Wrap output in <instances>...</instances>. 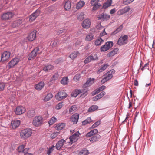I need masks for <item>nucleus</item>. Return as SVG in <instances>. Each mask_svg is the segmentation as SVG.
I'll use <instances>...</instances> for the list:
<instances>
[{
    "mask_svg": "<svg viewBox=\"0 0 155 155\" xmlns=\"http://www.w3.org/2000/svg\"><path fill=\"white\" fill-rule=\"evenodd\" d=\"M32 134V130L30 128H26L22 130L20 133L21 138L26 139L30 137Z\"/></svg>",
    "mask_w": 155,
    "mask_h": 155,
    "instance_id": "1",
    "label": "nucleus"
},
{
    "mask_svg": "<svg viewBox=\"0 0 155 155\" xmlns=\"http://www.w3.org/2000/svg\"><path fill=\"white\" fill-rule=\"evenodd\" d=\"M87 90L86 89H76L75 91L71 94V96L74 97H76L79 94L83 93L84 96H86L87 94Z\"/></svg>",
    "mask_w": 155,
    "mask_h": 155,
    "instance_id": "2",
    "label": "nucleus"
},
{
    "mask_svg": "<svg viewBox=\"0 0 155 155\" xmlns=\"http://www.w3.org/2000/svg\"><path fill=\"white\" fill-rule=\"evenodd\" d=\"M39 49L38 47H36L29 54L28 58L29 60H32L36 57V55L39 53Z\"/></svg>",
    "mask_w": 155,
    "mask_h": 155,
    "instance_id": "3",
    "label": "nucleus"
},
{
    "mask_svg": "<svg viewBox=\"0 0 155 155\" xmlns=\"http://www.w3.org/2000/svg\"><path fill=\"white\" fill-rule=\"evenodd\" d=\"M113 45V43L112 41H108L105 43V44L102 46L100 48V51L101 52H105L109 50Z\"/></svg>",
    "mask_w": 155,
    "mask_h": 155,
    "instance_id": "4",
    "label": "nucleus"
},
{
    "mask_svg": "<svg viewBox=\"0 0 155 155\" xmlns=\"http://www.w3.org/2000/svg\"><path fill=\"white\" fill-rule=\"evenodd\" d=\"M128 38V36L127 35H125L123 36H121L118 40L117 44L120 46L126 44L127 43Z\"/></svg>",
    "mask_w": 155,
    "mask_h": 155,
    "instance_id": "5",
    "label": "nucleus"
},
{
    "mask_svg": "<svg viewBox=\"0 0 155 155\" xmlns=\"http://www.w3.org/2000/svg\"><path fill=\"white\" fill-rule=\"evenodd\" d=\"M14 15V14L11 12L4 13L2 15L1 18L3 20H9Z\"/></svg>",
    "mask_w": 155,
    "mask_h": 155,
    "instance_id": "6",
    "label": "nucleus"
},
{
    "mask_svg": "<svg viewBox=\"0 0 155 155\" xmlns=\"http://www.w3.org/2000/svg\"><path fill=\"white\" fill-rule=\"evenodd\" d=\"M114 71V70H112L106 73L104 76V78L101 81V82L104 83L111 79L113 76L112 73Z\"/></svg>",
    "mask_w": 155,
    "mask_h": 155,
    "instance_id": "7",
    "label": "nucleus"
},
{
    "mask_svg": "<svg viewBox=\"0 0 155 155\" xmlns=\"http://www.w3.org/2000/svg\"><path fill=\"white\" fill-rule=\"evenodd\" d=\"M67 96L66 93L64 91H61L56 95L55 97L56 99L58 101H61L66 98Z\"/></svg>",
    "mask_w": 155,
    "mask_h": 155,
    "instance_id": "8",
    "label": "nucleus"
},
{
    "mask_svg": "<svg viewBox=\"0 0 155 155\" xmlns=\"http://www.w3.org/2000/svg\"><path fill=\"white\" fill-rule=\"evenodd\" d=\"M43 121L42 118L41 116L35 117L33 120V124L35 126H38L41 125Z\"/></svg>",
    "mask_w": 155,
    "mask_h": 155,
    "instance_id": "9",
    "label": "nucleus"
},
{
    "mask_svg": "<svg viewBox=\"0 0 155 155\" xmlns=\"http://www.w3.org/2000/svg\"><path fill=\"white\" fill-rule=\"evenodd\" d=\"M41 11L40 10L38 9L30 15L29 17V21L32 22L35 20L36 18L40 15Z\"/></svg>",
    "mask_w": 155,
    "mask_h": 155,
    "instance_id": "10",
    "label": "nucleus"
},
{
    "mask_svg": "<svg viewBox=\"0 0 155 155\" xmlns=\"http://www.w3.org/2000/svg\"><path fill=\"white\" fill-rule=\"evenodd\" d=\"M20 61V59L15 58L12 59L8 63V67L9 68H13L15 65Z\"/></svg>",
    "mask_w": 155,
    "mask_h": 155,
    "instance_id": "11",
    "label": "nucleus"
},
{
    "mask_svg": "<svg viewBox=\"0 0 155 155\" xmlns=\"http://www.w3.org/2000/svg\"><path fill=\"white\" fill-rule=\"evenodd\" d=\"M95 79L94 78H88L86 82L83 86L82 89H86L87 90V91H88L87 87L92 85L94 82Z\"/></svg>",
    "mask_w": 155,
    "mask_h": 155,
    "instance_id": "12",
    "label": "nucleus"
},
{
    "mask_svg": "<svg viewBox=\"0 0 155 155\" xmlns=\"http://www.w3.org/2000/svg\"><path fill=\"white\" fill-rule=\"evenodd\" d=\"M80 134L78 131H77L74 134L70 136L69 138L70 140L69 143L72 144L76 142L78 139Z\"/></svg>",
    "mask_w": 155,
    "mask_h": 155,
    "instance_id": "13",
    "label": "nucleus"
},
{
    "mask_svg": "<svg viewBox=\"0 0 155 155\" xmlns=\"http://www.w3.org/2000/svg\"><path fill=\"white\" fill-rule=\"evenodd\" d=\"M98 59V57L97 54L95 53L89 56L84 60V62L85 63L90 62L92 60H97Z\"/></svg>",
    "mask_w": 155,
    "mask_h": 155,
    "instance_id": "14",
    "label": "nucleus"
},
{
    "mask_svg": "<svg viewBox=\"0 0 155 155\" xmlns=\"http://www.w3.org/2000/svg\"><path fill=\"white\" fill-rule=\"evenodd\" d=\"M10 54L9 52L5 51L1 54V61L4 62L7 61L9 58Z\"/></svg>",
    "mask_w": 155,
    "mask_h": 155,
    "instance_id": "15",
    "label": "nucleus"
},
{
    "mask_svg": "<svg viewBox=\"0 0 155 155\" xmlns=\"http://www.w3.org/2000/svg\"><path fill=\"white\" fill-rule=\"evenodd\" d=\"M26 111L25 108L22 106H18L17 107L15 113L17 115H21L25 113Z\"/></svg>",
    "mask_w": 155,
    "mask_h": 155,
    "instance_id": "16",
    "label": "nucleus"
},
{
    "mask_svg": "<svg viewBox=\"0 0 155 155\" xmlns=\"http://www.w3.org/2000/svg\"><path fill=\"white\" fill-rule=\"evenodd\" d=\"M110 16L107 14L103 13L101 14L98 15V18L103 21L108 20L110 18Z\"/></svg>",
    "mask_w": 155,
    "mask_h": 155,
    "instance_id": "17",
    "label": "nucleus"
},
{
    "mask_svg": "<svg viewBox=\"0 0 155 155\" xmlns=\"http://www.w3.org/2000/svg\"><path fill=\"white\" fill-rule=\"evenodd\" d=\"M91 25V21L89 19H86L83 21L82 26L84 28H88Z\"/></svg>",
    "mask_w": 155,
    "mask_h": 155,
    "instance_id": "18",
    "label": "nucleus"
},
{
    "mask_svg": "<svg viewBox=\"0 0 155 155\" xmlns=\"http://www.w3.org/2000/svg\"><path fill=\"white\" fill-rule=\"evenodd\" d=\"M36 32L35 30L30 33L28 37V39L30 41H32L35 39L36 37Z\"/></svg>",
    "mask_w": 155,
    "mask_h": 155,
    "instance_id": "19",
    "label": "nucleus"
},
{
    "mask_svg": "<svg viewBox=\"0 0 155 155\" xmlns=\"http://www.w3.org/2000/svg\"><path fill=\"white\" fill-rule=\"evenodd\" d=\"M66 143V141L62 139L59 141L56 145V148L58 150H59Z\"/></svg>",
    "mask_w": 155,
    "mask_h": 155,
    "instance_id": "20",
    "label": "nucleus"
},
{
    "mask_svg": "<svg viewBox=\"0 0 155 155\" xmlns=\"http://www.w3.org/2000/svg\"><path fill=\"white\" fill-rule=\"evenodd\" d=\"M79 114L75 113L72 115L71 117V120L74 124H76L78 120L79 117Z\"/></svg>",
    "mask_w": 155,
    "mask_h": 155,
    "instance_id": "21",
    "label": "nucleus"
},
{
    "mask_svg": "<svg viewBox=\"0 0 155 155\" xmlns=\"http://www.w3.org/2000/svg\"><path fill=\"white\" fill-rule=\"evenodd\" d=\"M101 136L99 134L94 135L91 137H90L89 140L92 143L98 141L101 138Z\"/></svg>",
    "mask_w": 155,
    "mask_h": 155,
    "instance_id": "22",
    "label": "nucleus"
},
{
    "mask_svg": "<svg viewBox=\"0 0 155 155\" xmlns=\"http://www.w3.org/2000/svg\"><path fill=\"white\" fill-rule=\"evenodd\" d=\"M20 124V122L18 120H15L12 121L11 122V126L12 128L13 129H15L18 127Z\"/></svg>",
    "mask_w": 155,
    "mask_h": 155,
    "instance_id": "23",
    "label": "nucleus"
},
{
    "mask_svg": "<svg viewBox=\"0 0 155 155\" xmlns=\"http://www.w3.org/2000/svg\"><path fill=\"white\" fill-rule=\"evenodd\" d=\"M71 4L70 1L67 0L64 1V8L65 10H69L71 7Z\"/></svg>",
    "mask_w": 155,
    "mask_h": 155,
    "instance_id": "24",
    "label": "nucleus"
},
{
    "mask_svg": "<svg viewBox=\"0 0 155 155\" xmlns=\"http://www.w3.org/2000/svg\"><path fill=\"white\" fill-rule=\"evenodd\" d=\"M54 68V67L50 64H48L45 65L43 68V70L45 72H48L50 70H52Z\"/></svg>",
    "mask_w": 155,
    "mask_h": 155,
    "instance_id": "25",
    "label": "nucleus"
},
{
    "mask_svg": "<svg viewBox=\"0 0 155 155\" xmlns=\"http://www.w3.org/2000/svg\"><path fill=\"white\" fill-rule=\"evenodd\" d=\"M65 124L64 123H59L55 127V129L58 131L62 130L65 127Z\"/></svg>",
    "mask_w": 155,
    "mask_h": 155,
    "instance_id": "26",
    "label": "nucleus"
},
{
    "mask_svg": "<svg viewBox=\"0 0 155 155\" xmlns=\"http://www.w3.org/2000/svg\"><path fill=\"white\" fill-rule=\"evenodd\" d=\"M21 19H18L14 21L12 24V26L13 27H15L19 26L22 23Z\"/></svg>",
    "mask_w": 155,
    "mask_h": 155,
    "instance_id": "27",
    "label": "nucleus"
},
{
    "mask_svg": "<svg viewBox=\"0 0 155 155\" xmlns=\"http://www.w3.org/2000/svg\"><path fill=\"white\" fill-rule=\"evenodd\" d=\"M35 115V111L34 109L29 110L27 112V116L29 118H31Z\"/></svg>",
    "mask_w": 155,
    "mask_h": 155,
    "instance_id": "28",
    "label": "nucleus"
},
{
    "mask_svg": "<svg viewBox=\"0 0 155 155\" xmlns=\"http://www.w3.org/2000/svg\"><path fill=\"white\" fill-rule=\"evenodd\" d=\"M118 50L119 49L117 48L114 49L107 54V56L110 57L114 56L117 54Z\"/></svg>",
    "mask_w": 155,
    "mask_h": 155,
    "instance_id": "29",
    "label": "nucleus"
},
{
    "mask_svg": "<svg viewBox=\"0 0 155 155\" xmlns=\"http://www.w3.org/2000/svg\"><path fill=\"white\" fill-rule=\"evenodd\" d=\"M108 66L109 65L107 64H104L101 68H99V69L98 70L97 73L100 74L103 72L105 70Z\"/></svg>",
    "mask_w": 155,
    "mask_h": 155,
    "instance_id": "30",
    "label": "nucleus"
},
{
    "mask_svg": "<svg viewBox=\"0 0 155 155\" xmlns=\"http://www.w3.org/2000/svg\"><path fill=\"white\" fill-rule=\"evenodd\" d=\"M44 86V83L41 81L36 85L35 88L37 90H40L42 89Z\"/></svg>",
    "mask_w": 155,
    "mask_h": 155,
    "instance_id": "31",
    "label": "nucleus"
},
{
    "mask_svg": "<svg viewBox=\"0 0 155 155\" xmlns=\"http://www.w3.org/2000/svg\"><path fill=\"white\" fill-rule=\"evenodd\" d=\"M84 1H81V0H80V1L77 4L76 8L78 9H80L84 6Z\"/></svg>",
    "mask_w": 155,
    "mask_h": 155,
    "instance_id": "32",
    "label": "nucleus"
},
{
    "mask_svg": "<svg viewBox=\"0 0 155 155\" xmlns=\"http://www.w3.org/2000/svg\"><path fill=\"white\" fill-rule=\"evenodd\" d=\"M69 82V79L67 77H64L61 81V83L64 85L68 84Z\"/></svg>",
    "mask_w": 155,
    "mask_h": 155,
    "instance_id": "33",
    "label": "nucleus"
},
{
    "mask_svg": "<svg viewBox=\"0 0 155 155\" xmlns=\"http://www.w3.org/2000/svg\"><path fill=\"white\" fill-rule=\"evenodd\" d=\"M94 38V35L93 34L91 33H89L87 35L85 38V40L87 41H90Z\"/></svg>",
    "mask_w": 155,
    "mask_h": 155,
    "instance_id": "34",
    "label": "nucleus"
},
{
    "mask_svg": "<svg viewBox=\"0 0 155 155\" xmlns=\"http://www.w3.org/2000/svg\"><path fill=\"white\" fill-rule=\"evenodd\" d=\"M112 2V0H107L103 5V7L104 9H106L110 6Z\"/></svg>",
    "mask_w": 155,
    "mask_h": 155,
    "instance_id": "35",
    "label": "nucleus"
},
{
    "mask_svg": "<svg viewBox=\"0 0 155 155\" xmlns=\"http://www.w3.org/2000/svg\"><path fill=\"white\" fill-rule=\"evenodd\" d=\"M98 107L96 105H92L88 110V112H91L96 110L98 109Z\"/></svg>",
    "mask_w": 155,
    "mask_h": 155,
    "instance_id": "36",
    "label": "nucleus"
},
{
    "mask_svg": "<svg viewBox=\"0 0 155 155\" xmlns=\"http://www.w3.org/2000/svg\"><path fill=\"white\" fill-rule=\"evenodd\" d=\"M89 154L88 150L86 148L83 149L79 153V155H87Z\"/></svg>",
    "mask_w": 155,
    "mask_h": 155,
    "instance_id": "37",
    "label": "nucleus"
},
{
    "mask_svg": "<svg viewBox=\"0 0 155 155\" xmlns=\"http://www.w3.org/2000/svg\"><path fill=\"white\" fill-rule=\"evenodd\" d=\"M79 53L78 51H74L69 56V57L72 59H75L79 55Z\"/></svg>",
    "mask_w": 155,
    "mask_h": 155,
    "instance_id": "38",
    "label": "nucleus"
},
{
    "mask_svg": "<svg viewBox=\"0 0 155 155\" xmlns=\"http://www.w3.org/2000/svg\"><path fill=\"white\" fill-rule=\"evenodd\" d=\"M104 41V40L100 38L97 39L95 41V44L96 46L100 45Z\"/></svg>",
    "mask_w": 155,
    "mask_h": 155,
    "instance_id": "39",
    "label": "nucleus"
},
{
    "mask_svg": "<svg viewBox=\"0 0 155 155\" xmlns=\"http://www.w3.org/2000/svg\"><path fill=\"white\" fill-rule=\"evenodd\" d=\"M106 88V86L104 85H102V86L96 89L94 91L95 94H98L99 93L100 91H102Z\"/></svg>",
    "mask_w": 155,
    "mask_h": 155,
    "instance_id": "40",
    "label": "nucleus"
},
{
    "mask_svg": "<svg viewBox=\"0 0 155 155\" xmlns=\"http://www.w3.org/2000/svg\"><path fill=\"white\" fill-rule=\"evenodd\" d=\"M92 121L90 117H87L86 120L82 122V125H85L87 124H89Z\"/></svg>",
    "mask_w": 155,
    "mask_h": 155,
    "instance_id": "41",
    "label": "nucleus"
},
{
    "mask_svg": "<svg viewBox=\"0 0 155 155\" xmlns=\"http://www.w3.org/2000/svg\"><path fill=\"white\" fill-rule=\"evenodd\" d=\"M53 95L51 93H49L47 94V96H45L44 99V100L45 101H47L52 98Z\"/></svg>",
    "mask_w": 155,
    "mask_h": 155,
    "instance_id": "42",
    "label": "nucleus"
},
{
    "mask_svg": "<svg viewBox=\"0 0 155 155\" xmlns=\"http://www.w3.org/2000/svg\"><path fill=\"white\" fill-rule=\"evenodd\" d=\"M59 78V75L58 73H55L51 78V81H52L57 80Z\"/></svg>",
    "mask_w": 155,
    "mask_h": 155,
    "instance_id": "43",
    "label": "nucleus"
},
{
    "mask_svg": "<svg viewBox=\"0 0 155 155\" xmlns=\"http://www.w3.org/2000/svg\"><path fill=\"white\" fill-rule=\"evenodd\" d=\"M101 123V120H98L91 127V129H93L99 126Z\"/></svg>",
    "mask_w": 155,
    "mask_h": 155,
    "instance_id": "44",
    "label": "nucleus"
},
{
    "mask_svg": "<svg viewBox=\"0 0 155 155\" xmlns=\"http://www.w3.org/2000/svg\"><path fill=\"white\" fill-rule=\"evenodd\" d=\"M25 146L23 145H21L18 147V151L19 153H24V148Z\"/></svg>",
    "mask_w": 155,
    "mask_h": 155,
    "instance_id": "45",
    "label": "nucleus"
},
{
    "mask_svg": "<svg viewBox=\"0 0 155 155\" xmlns=\"http://www.w3.org/2000/svg\"><path fill=\"white\" fill-rule=\"evenodd\" d=\"M123 28V25H122L119 26L113 32L114 34H116L117 33L120 31L122 30Z\"/></svg>",
    "mask_w": 155,
    "mask_h": 155,
    "instance_id": "46",
    "label": "nucleus"
},
{
    "mask_svg": "<svg viewBox=\"0 0 155 155\" xmlns=\"http://www.w3.org/2000/svg\"><path fill=\"white\" fill-rule=\"evenodd\" d=\"M56 118L54 117H53L51 119L48 121V123L50 125H52L56 122Z\"/></svg>",
    "mask_w": 155,
    "mask_h": 155,
    "instance_id": "47",
    "label": "nucleus"
},
{
    "mask_svg": "<svg viewBox=\"0 0 155 155\" xmlns=\"http://www.w3.org/2000/svg\"><path fill=\"white\" fill-rule=\"evenodd\" d=\"M77 109L76 105L72 106L69 109V111L70 113H73V112L75 111Z\"/></svg>",
    "mask_w": 155,
    "mask_h": 155,
    "instance_id": "48",
    "label": "nucleus"
},
{
    "mask_svg": "<svg viewBox=\"0 0 155 155\" xmlns=\"http://www.w3.org/2000/svg\"><path fill=\"white\" fill-rule=\"evenodd\" d=\"M106 94V93L104 91H102L99 94L97 95V97L99 99L102 97L105 94Z\"/></svg>",
    "mask_w": 155,
    "mask_h": 155,
    "instance_id": "49",
    "label": "nucleus"
},
{
    "mask_svg": "<svg viewBox=\"0 0 155 155\" xmlns=\"http://www.w3.org/2000/svg\"><path fill=\"white\" fill-rule=\"evenodd\" d=\"M54 146H53L50 147L47 152V154L48 155L50 154L53 151L54 148Z\"/></svg>",
    "mask_w": 155,
    "mask_h": 155,
    "instance_id": "50",
    "label": "nucleus"
},
{
    "mask_svg": "<svg viewBox=\"0 0 155 155\" xmlns=\"http://www.w3.org/2000/svg\"><path fill=\"white\" fill-rule=\"evenodd\" d=\"M63 105V102H60L56 106V108L57 110L60 109L62 108Z\"/></svg>",
    "mask_w": 155,
    "mask_h": 155,
    "instance_id": "51",
    "label": "nucleus"
},
{
    "mask_svg": "<svg viewBox=\"0 0 155 155\" xmlns=\"http://www.w3.org/2000/svg\"><path fill=\"white\" fill-rule=\"evenodd\" d=\"M66 31V30L64 28H61L60 30H58L57 31V34L59 35L65 32Z\"/></svg>",
    "mask_w": 155,
    "mask_h": 155,
    "instance_id": "52",
    "label": "nucleus"
},
{
    "mask_svg": "<svg viewBox=\"0 0 155 155\" xmlns=\"http://www.w3.org/2000/svg\"><path fill=\"white\" fill-rule=\"evenodd\" d=\"M59 134V132L53 133L51 135V137L52 139H53L55 138Z\"/></svg>",
    "mask_w": 155,
    "mask_h": 155,
    "instance_id": "53",
    "label": "nucleus"
},
{
    "mask_svg": "<svg viewBox=\"0 0 155 155\" xmlns=\"http://www.w3.org/2000/svg\"><path fill=\"white\" fill-rule=\"evenodd\" d=\"M134 0H124L123 3L125 5H128L133 2Z\"/></svg>",
    "mask_w": 155,
    "mask_h": 155,
    "instance_id": "54",
    "label": "nucleus"
},
{
    "mask_svg": "<svg viewBox=\"0 0 155 155\" xmlns=\"http://www.w3.org/2000/svg\"><path fill=\"white\" fill-rule=\"evenodd\" d=\"M99 0H91L90 2V3L91 5L98 4V2Z\"/></svg>",
    "mask_w": 155,
    "mask_h": 155,
    "instance_id": "55",
    "label": "nucleus"
},
{
    "mask_svg": "<svg viewBox=\"0 0 155 155\" xmlns=\"http://www.w3.org/2000/svg\"><path fill=\"white\" fill-rule=\"evenodd\" d=\"M124 13H125V12L123 8L120 9L117 12L118 14L120 15H122Z\"/></svg>",
    "mask_w": 155,
    "mask_h": 155,
    "instance_id": "56",
    "label": "nucleus"
},
{
    "mask_svg": "<svg viewBox=\"0 0 155 155\" xmlns=\"http://www.w3.org/2000/svg\"><path fill=\"white\" fill-rule=\"evenodd\" d=\"M93 6L92 8L93 10H95L97 9L98 8H99L100 6V5H99L98 4L94 5Z\"/></svg>",
    "mask_w": 155,
    "mask_h": 155,
    "instance_id": "57",
    "label": "nucleus"
},
{
    "mask_svg": "<svg viewBox=\"0 0 155 155\" xmlns=\"http://www.w3.org/2000/svg\"><path fill=\"white\" fill-rule=\"evenodd\" d=\"M5 86V84L3 83H0V91L4 90Z\"/></svg>",
    "mask_w": 155,
    "mask_h": 155,
    "instance_id": "58",
    "label": "nucleus"
},
{
    "mask_svg": "<svg viewBox=\"0 0 155 155\" xmlns=\"http://www.w3.org/2000/svg\"><path fill=\"white\" fill-rule=\"evenodd\" d=\"M124 10L125 13L128 12L130 9V8L129 6H127L124 8Z\"/></svg>",
    "mask_w": 155,
    "mask_h": 155,
    "instance_id": "59",
    "label": "nucleus"
},
{
    "mask_svg": "<svg viewBox=\"0 0 155 155\" xmlns=\"http://www.w3.org/2000/svg\"><path fill=\"white\" fill-rule=\"evenodd\" d=\"M59 41L58 40H56L54 41L52 44V46L53 47H56L58 44Z\"/></svg>",
    "mask_w": 155,
    "mask_h": 155,
    "instance_id": "60",
    "label": "nucleus"
},
{
    "mask_svg": "<svg viewBox=\"0 0 155 155\" xmlns=\"http://www.w3.org/2000/svg\"><path fill=\"white\" fill-rule=\"evenodd\" d=\"M93 135V134L91 131L90 132H88L86 134V136L87 137H88L92 136Z\"/></svg>",
    "mask_w": 155,
    "mask_h": 155,
    "instance_id": "61",
    "label": "nucleus"
},
{
    "mask_svg": "<svg viewBox=\"0 0 155 155\" xmlns=\"http://www.w3.org/2000/svg\"><path fill=\"white\" fill-rule=\"evenodd\" d=\"M91 131L93 135L97 134L98 132L97 130L96 129H94L93 130H92Z\"/></svg>",
    "mask_w": 155,
    "mask_h": 155,
    "instance_id": "62",
    "label": "nucleus"
},
{
    "mask_svg": "<svg viewBox=\"0 0 155 155\" xmlns=\"http://www.w3.org/2000/svg\"><path fill=\"white\" fill-rule=\"evenodd\" d=\"M106 34H107V33L105 32V30L104 29L103 31L102 32H101V33H100V36L102 37V36L104 35H106Z\"/></svg>",
    "mask_w": 155,
    "mask_h": 155,
    "instance_id": "63",
    "label": "nucleus"
},
{
    "mask_svg": "<svg viewBox=\"0 0 155 155\" xmlns=\"http://www.w3.org/2000/svg\"><path fill=\"white\" fill-rule=\"evenodd\" d=\"M80 78V76L79 75H78V74H76L74 76V79L75 80H78Z\"/></svg>",
    "mask_w": 155,
    "mask_h": 155,
    "instance_id": "64",
    "label": "nucleus"
}]
</instances>
